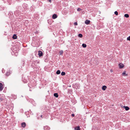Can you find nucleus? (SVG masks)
<instances>
[{
	"label": "nucleus",
	"mask_w": 130,
	"mask_h": 130,
	"mask_svg": "<svg viewBox=\"0 0 130 130\" xmlns=\"http://www.w3.org/2000/svg\"><path fill=\"white\" fill-rule=\"evenodd\" d=\"M119 66L120 69H122L124 67V65L123 64L121 63L119 64Z\"/></svg>",
	"instance_id": "f257e3e1"
},
{
	"label": "nucleus",
	"mask_w": 130,
	"mask_h": 130,
	"mask_svg": "<svg viewBox=\"0 0 130 130\" xmlns=\"http://www.w3.org/2000/svg\"><path fill=\"white\" fill-rule=\"evenodd\" d=\"M1 95L2 97L0 98V102L4 100L5 98V96L4 95L2 94Z\"/></svg>",
	"instance_id": "f03ea898"
},
{
	"label": "nucleus",
	"mask_w": 130,
	"mask_h": 130,
	"mask_svg": "<svg viewBox=\"0 0 130 130\" xmlns=\"http://www.w3.org/2000/svg\"><path fill=\"white\" fill-rule=\"evenodd\" d=\"M3 88V84L1 83H0V91H2Z\"/></svg>",
	"instance_id": "7ed1b4c3"
},
{
	"label": "nucleus",
	"mask_w": 130,
	"mask_h": 130,
	"mask_svg": "<svg viewBox=\"0 0 130 130\" xmlns=\"http://www.w3.org/2000/svg\"><path fill=\"white\" fill-rule=\"evenodd\" d=\"M43 128L44 130H49L50 129L49 127L47 126L44 127Z\"/></svg>",
	"instance_id": "20e7f679"
},
{
	"label": "nucleus",
	"mask_w": 130,
	"mask_h": 130,
	"mask_svg": "<svg viewBox=\"0 0 130 130\" xmlns=\"http://www.w3.org/2000/svg\"><path fill=\"white\" fill-rule=\"evenodd\" d=\"M38 55L39 56H42L43 55V52L41 51H39Z\"/></svg>",
	"instance_id": "39448f33"
},
{
	"label": "nucleus",
	"mask_w": 130,
	"mask_h": 130,
	"mask_svg": "<svg viewBox=\"0 0 130 130\" xmlns=\"http://www.w3.org/2000/svg\"><path fill=\"white\" fill-rule=\"evenodd\" d=\"M57 15L56 14H53L52 16V18L53 19H55L57 18Z\"/></svg>",
	"instance_id": "423d86ee"
},
{
	"label": "nucleus",
	"mask_w": 130,
	"mask_h": 130,
	"mask_svg": "<svg viewBox=\"0 0 130 130\" xmlns=\"http://www.w3.org/2000/svg\"><path fill=\"white\" fill-rule=\"evenodd\" d=\"M85 23L87 25L89 24L90 23V21L89 20H86L85 22Z\"/></svg>",
	"instance_id": "0eeeda50"
},
{
	"label": "nucleus",
	"mask_w": 130,
	"mask_h": 130,
	"mask_svg": "<svg viewBox=\"0 0 130 130\" xmlns=\"http://www.w3.org/2000/svg\"><path fill=\"white\" fill-rule=\"evenodd\" d=\"M26 125V123L25 122H23L21 123L22 126L23 127H25Z\"/></svg>",
	"instance_id": "6e6552de"
},
{
	"label": "nucleus",
	"mask_w": 130,
	"mask_h": 130,
	"mask_svg": "<svg viewBox=\"0 0 130 130\" xmlns=\"http://www.w3.org/2000/svg\"><path fill=\"white\" fill-rule=\"evenodd\" d=\"M106 88H107V87L106 86H103L102 87V90H105L106 89Z\"/></svg>",
	"instance_id": "1a4fd4ad"
},
{
	"label": "nucleus",
	"mask_w": 130,
	"mask_h": 130,
	"mask_svg": "<svg viewBox=\"0 0 130 130\" xmlns=\"http://www.w3.org/2000/svg\"><path fill=\"white\" fill-rule=\"evenodd\" d=\"M126 110H128L129 109V108L127 106H124L123 107Z\"/></svg>",
	"instance_id": "9d476101"
},
{
	"label": "nucleus",
	"mask_w": 130,
	"mask_h": 130,
	"mask_svg": "<svg viewBox=\"0 0 130 130\" xmlns=\"http://www.w3.org/2000/svg\"><path fill=\"white\" fill-rule=\"evenodd\" d=\"M126 72L125 71H124L122 73V74L123 76H127V74H126Z\"/></svg>",
	"instance_id": "9b49d317"
},
{
	"label": "nucleus",
	"mask_w": 130,
	"mask_h": 130,
	"mask_svg": "<svg viewBox=\"0 0 130 130\" xmlns=\"http://www.w3.org/2000/svg\"><path fill=\"white\" fill-rule=\"evenodd\" d=\"M17 37L16 35L15 34H14L12 37V38L14 39H17Z\"/></svg>",
	"instance_id": "f8f14e48"
},
{
	"label": "nucleus",
	"mask_w": 130,
	"mask_h": 130,
	"mask_svg": "<svg viewBox=\"0 0 130 130\" xmlns=\"http://www.w3.org/2000/svg\"><path fill=\"white\" fill-rule=\"evenodd\" d=\"M54 96L56 97L57 98L58 97V95L57 93H55L54 94Z\"/></svg>",
	"instance_id": "ddd939ff"
},
{
	"label": "nucleus",
	"mask_w": 130,
	"mask_h": 130,
	"mask_svg": "<svg viewBox=\"0 0 130 130\" xmlns=\"http://www.w3.org/2000/svg\"><path fill=\"white\" fill-rule=\"evenodd\" d=\"M60 73V71L59 70H58L56 72V73L57 74H59Z\"/></svg>",
	"instance_id": "4468645a"
},
{
	"label": "nucleus",
	"mask_w": 130,
	"mask_h": 130,
	"mask_svg": "<svg viewBox=\"0 0 130 130\" xmlns=\"http://www.w3.org/2000/svg\"><path fill=\"white\" fill-rule=\"evenodd\" d=\"M75 129V130H80L79 126H77L76 127Z\"/></svg>",
	"instance_id": "2eb2a0df"
},
{
	"label": "nucleus",
	"mask_w": 130,
	"mask_h": 130,
	"mask_svg": "<svg viewBox=\"0 0 130 130\" xmlns=\"http://www.w3.org/2000/svg\"><path fill=\"white\" fill-rule=\"evenodd\" d=\"M124 16L125 17L127 18H128L129 17V15L128 14H125L124 15Z\"/></svg>",
	"instance_id": "dca6fc26"
},
{
	"label": "nucleus",
	"mask_w": 130,
	"mask_h": 130,
	"mask_svg": "<svg viewBox=\"0 0 130 130\" xmlns=\"http://www.w3.org/2000/svg\"><path fill=\"white\" fill-rule=\"evenodd\" d=\"M63 53V51L62 50H61L59 52L60 55H62Z\"/></svg>",
	"instance_id": "f3484780"
},
{
	"label": "nucleus",
	"mask_w": 130,
	"mask_h": 130,
	"mask_svg": "<svg viewBox=\"0 0 130 130\" xmlns=\"http://www.w3.org/2000/svg\"><path fill=\"white\" fill-rule=\"evenodd\" d=\"M78 37L81 38L83 37V35L81 34H79L78 35Z\"/></svg>",
	"instance_id": "a211bd4d"
},
{
	"label": "nucleus",
	"mask_w": 130,
	"mask_h": 130,
	"mask_svg": "<svg viewBox=\"0 0 130 130\" xmlns=\"http://www.w3.org/2000/svg\"><path fill=\"white\" fill-rule=\"evenodd\" d=\"M82 46L84 48H85L86 47V44H83L82 45Z\"/></svg>",
	"instance_id": "6ab92c4d"
},
{
	"label": "nucleus",
	"mask_w": 130,
	"mask_h": 130,
	"mask_svg": "<svg viewBox=\"0 0 130 130\" xmlns=\"http://www.w3.org/2000/svg\"><path fill=\"white\" fill-rule=\"evenodd\" d=\"M66 73L64 72H62L61 73V75H65Z\"/></svg>",
	"instance_id": "aec40b11"
},
{
	"label": "nucleus",
	"mask_w": 130,
	"mask_h": 130,
	"mask_svg": "<svg viewBox=\"0 0 130 130\" xmlns=\"http://www.w3.org/2000/svg\"><path fill=\"white\" fill-rule=\"evenodd\" d=\"M114 13L115 14H116V15H118V13L117 11H115V12Z\"/></svg>",
	"instance_id": "412c9836"
},
{
	"label": "nucleus",
	"mask_w": 130,
	"mask_h": 130,
	"mask_svg": "<svg viewBox=\"0 0 130 130\" xmlns=\"http://www.w3.org/2000/svg\"><path fill=\"white\" fill-rule=\"evenodd\" d=\"M127 40L130 41V36H129L127 38Z\"/></svg>",
	"instance_id": "4be33fe9"
},
{
	"label": "nucleus",
	"mask_w": 130,
	"mask_h": 130,
	"mask_svg": "<svg viewBox=\"0 0 130 130\" xmlns=\"http://www.w3.org/2000/svg\"><path fill=\"white\" fill-rule=\"evenodd\" d=\"M81 10V9L79 8H78L77 9V11H80Z\"/></svg>",
	"instance_id": "5701e85b"
},
{
	"label": "nucleus",
	"mask_w": 130,
	"mask_h": 130,
	"mask_svg": "<svg viewBox=\"0 0 130 130\" xmlns=\"http://www.w3.org/2000/svg\"><path fill=\"white\" fill-rule=\"evenodd\" d=\"M74 25H77V22H75L74 23Z\"/></svg>",
	"instance_id": "b1692460"
},
{
	"label": "nucleus",
	"mask_w": 130,
	"mask_h": 130,
	"mask_svg": "<svg viewBox=\"0 0 130 130\" xmlns=\"http://www.w3.org/2000/svg\"><path fill=\"white\" fill-rule=\"evenodd\" d=\"M72 116L73 117H74V114L73 113L72 114Z\"/></svg>",
	"instance_id": "393cba45"
},
{
	"label": "nucleus",
	"mask_w": 130,
	"mask_h": 130,
	"mask_svg": "<svg viewBox=\"0 0 130 130\" xmlns=\"http://www.w3.org/2000/svg\"><path fill=\"white\" fill-rule=\"evenodd\" d=\"M110 71L111 72H113V70L111 69L110 70Z\"/></svg>",
	"instance_id": "a878e982"
},
{
	"label": "nucleus",
	"mask_w": 130,
	"mask_h": 130,
	"mask_svg": "<svg viewBox=\"0 0 130 130\" xmlns=\"http://www.w3.org/2000/svg\"><path fill=\"white\" fill-rule=\"evenodd\" d=\"M49 2H50V3L51 2V0H48Z\"/></svg>",
	"instance_id": "bb28decb"
},
{
	"label": "nucleus",
	"mask_w": 130,
	"mask_h": 130,
	"mask_svg": "<svg viewBox=\"0 0 130 130\" xmlns=\"http://www.w3.org/2000/svg\"><path fill=\"white\" fill-rule=\"evenodd\" d=\"M41 117H42V116H41Z\"/></svg>",
	"instance_id": "cd10ccee"
}]
</instances>
